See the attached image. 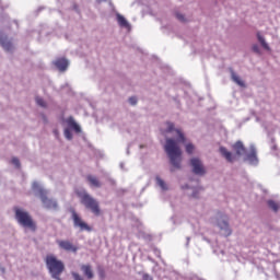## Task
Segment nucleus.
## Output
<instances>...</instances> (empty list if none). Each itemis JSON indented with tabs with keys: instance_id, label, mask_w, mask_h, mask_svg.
<instances>
[{
	"instance_id": "17",
	"label": "nucleus",
	"mask_w": 280,
	"mask_h": 280,
	"mask_svg": "<svg viewBox=\"0 0 280 280\" xmlns=\"http://www.w3.org/2000/svg\"><path fill=\"white\" fill-rule=\"evenodd\" d=\"M257 39L260 43L261 47H264L267 51H270V46H268V43H266V39L264 36H261L260 33H257Z\"/></svg>"
},
{
	"instance_id": "31",
	"label": "nucleus",
	"mask_w": 280,
	"mask_h": 280,
	"mask_svg": "<svg viewBox=\"0 0 280 280\" xmlns=\"http://www.w3.org/2000/svg\"><path fill=\"white\" fill-rule=\"evenodd\" d=\"M33 189H38V183H33Z\"/></svg>"
},
{
	"instance_id": "27",
	"label": "nucleus",
	"mask_w": 280,
	"mask_h": 280,
	"mask_svg": "<svg viewBox=\"0 0 280 280\" xmlns=\"http://www.w3.org/2000/svg\"><path fill=\"white\" fill-rule=\"evenodd\" d=\"M129 104H131V106L137 105V97L131 96V97L129 98Z\"/></svg>"
},
{
	"instance_id": "30",
	"label": "nucleus",
	"mask_w": 280,
	"mask_h": 280,
	"mask_svg": "<svg viewBox=\"0 0 280 280\" xmlns=\"http://www.w3.org/2000/svg\"><path fill=\"white\" fill-rule=\"evenodd\" d=\"M253 51H255V54H259V46L258 45H254L253 46Z\"/></svg>"
},
{
	"instance_id": "29",
	"label": "nucleus",
	"mask_w": 280,
	"mask_h": 280,
	"mask_svg": "<svg viewBox=\"0 0 280 280\" xmlns=\"http://www.w3.org/2000/svg\"><path fill=\"white\" fill-rule=\"evenodd\" d=\"M176 19H178V21L185 22V15L177 13L176 14Z\"/></svg>"
},
{
	"instance_id": "26",
	"label": "nucleus",
	"mask_w": 280,
	"mask_h": 280,
	"mask_svg": "<svg viewBox=\"0 0 280 280\" xmlns=\"http://www.w3.org/2000/svg\"><path fill=\"white\" fill-rule=\"evenodd\" d=\"M11 163L13 164V165H15V167H21V162L18 160V158H13L12 160H11Z\"/></svg>"
},
{
	"instance_id": "24",
	"label": "nucleus",
	"mask_w": 280,
	"mask_h": 280,
	"mask_svg": "<svg viewBox=\"0 0 280 280\" xmlns=\"http://www.w3.org/2000/svg\"><path fill=\"white\" fill-rule=\"evenodd\" d=\"M70 126L73 128V130H75V132H80L81 129L75 121H71Z\"/></svg>"
},
{
	"instance_id": "19",
	"label": "nucleus",
	"mask_w": 280,
	"mask_h": 280,
	"mask_svg": "<svg viewBox=\"0 0 280 280\" xmlns=\"http://www.w3.org/2000/svg\"><path fill=\"white\" fill-rule=\"evenodd\" d=\"M267 205L269 208L272 209V211H275V213H277V211H279V203H277L275 200H268Z\"/></svg>"
},
{
	"instance_id": "22",
	"label": "nucleus",
	"mask_w": 280,
	"mask_h": 280,
	"mask_svg": "<svg viewBox=\"0 0 280 280\" xmlns=\"http://www.w3.org/2000/svg\"><path fill=\"white\" fill-rule=\"evenodd\" d=\"M194 150H196V147L194 145V143H187L186 144L187 154H194Z\"/></svg>"
},
{
	"instance_id": "1",
	"label": "nucleus",
	"mask_w": 280,
	"mask_h": 280,
	"mask_svg": "<svg viewBox=\"0 0 280 280\" xmlns=\"http://www.w3.org/2000/svg\"><path fill=\"white\" fill-rule=\"evenodd\" d=\"M175 132L177 133V140L172 138L166 139V143L164 145V150L170 159V163L172 165L171 172H176V170H180L183 163V150L178 143H185V135L180 129L174 128V122H166V130L165 132Z\"/></svg>"
},
{
	"instance_id": "8",
	"label": "nucleus",
	"mask_w": 280,
	"mask_h": 280,
	"mask_svg": "<svg viewBox=\"0 0 280 280\" xmlns=\"http://www.w3.org/2000/svg\"><path fill=\"white\" fill-rule=\"evenodd\" d=\"M190 165L192 167L194 174H196L197 176H205L206 174L205 165H202V161H200V159L192 158L190 160Z\"/></svg>"
},
{
	"instance_id": "15",
	"label": "nucleus",
	"mask_w": 280,
	"mask_h": 280,
	"mask_svg": "<svg viewBox=\"0 0 280 280\" xmlns=\"http://www.w3.org/2000/svg\"><path fill=\"white\" fill-rule=\"evenodd\" d=\"M81 270L84 277H86V279H93L94 275H93V268H91V265H82Z\"/></svg>"
},
{
	"instance_id": "23",
	"label": "nucleus",
	"mask_w": 280,
	"mask_h": 280,
	"mask_svg": "<svg viewBox=\"0 0 280 280\" xmlns=\"http://www.w3.org/2000/svg\"><path fill=\"white\" fill-rule=\"evenodd\" d=\"M36 104H38V106H42L43 108L47 106V103H45V100L40 97H36Z\"/></svg>"
},
{
	"instance_id": "4",
	"label": "nucleus",
	"mask_w": 280,
	"mask_h": 280,
	"mask_svg": "<svg viewBox=\"0 0 280 280\" xmlns=\"http://www.w3.org/2000/svg\"><path fill=\"white\" fill-rule=\"evenodd\" d=\"M15 211V220L18 223L23 226L24 229H28L33 233L36 232V222L30 214V212L21 209V208H14Z\"/></svg>"
},
{
	"instance_id": "33",
	"label": "nucleus",
	"mask_w": 280,
	"mask_h": 280,
	"mask_svg": "<svg viewBox=\"0 0 280 280\" xmlns=\"http://www.w3.org/2000/svg\"><path fill=\"white\" fill-rule=\"evenodd\" d=\"M103 1H106V0H97L98 3H102Z\"/></svg>"
},
{
	"instance_id": "5",
	"label": "nucleus",
	"mask_w": 280,
	"mask_h": 280,
	"mask_svg": "<svg viewBox=\"0 0 280 280\" xmlns=\"http://www.w3.org/2000/svg\"><path fill=\"white\" fill-rule=\"evenodd\" d=\"M72 220H73V225L75 229H80V231H88L91 233L93 231V228H91L84 220H82V217L75 212V210H72Z\"/></svg>"
},
{
	"instance_id": "32",
	"label": "nucleus",
	"mask_w": 280,
	"mask_h": 280,
	"mask_svg": "<svg viewBox=\"0 0 280 280\" xmlns=\"http://www.w3.org/2000/svg\"><path fill=\"white\" fill-rule=\"evenodd\" d=\"M100 277H101V279H104V271L100 272Z\"/></svg>"
},
{
	"instance_id": "18",
	"label": "nucleus",
	"mask_w": 280,
	"mask_h": 280,
	"mask_svg": "<svg viewBox=\"0 0 280 280\" xmlns=\"http://www.w3.org/2000/svg\"><path fill=\"white\" fill-rule=\"evenodd\" d=\"M247 161L250 163H257V151L255 149H252L247 154Z\"/></svg>"
},
{
	"instance_id": "7",
	"label": "nucleus",
	"mask_w": 280,
	"mask_h": 280,
	"mask_svg": "<svg viewBox=\"0 0 280 280\" xmlns=\"http://www.w3.org/2000/svg\"><path fill=\"white\" fill-rule=\"evenodd\" d=\"M40 200L46 209H58V202L47 197V191L39 189Z\"/></svg>"
},
{
	"instance_id": "21",
	"label": "nucleus",
	"mask_w": 280,
	"mask_h": 280,
	"mask_svg": "<svg viewBox=\"0 0 280 280\" xmlns=\"http://www.w3.org/2000/svg\"><path fill=\"white\" fill-rule=\"evenodd\" d=\"M156 184H158L159 187H161V189H163L164 191L167 190V184H165V182H164L161 177H156Z\"/></svg>"
},
{
	"instance_id": "16",
	"label": "nucleus",
	"mask_w": 280,
	"mask_h": 280,
	"mask_svg": "<svg viewBox=\"0 0 280 280\" xmlns=\"http://www.w3.org/2000/svg\"><path fill=\"white\" fill-rule=\"evenodd\" d=\"M220 153L229 163H233V153H231V151L226 150L224 147H221Z\"/></svg>"
},
{
	"instance_id": "34",
	"label": "nucleus",
	"mask_w": 280,
	"mask_h": 280,
	"mask_svg": "<svg viewBox=\"0 0 280 280\" xmlns=\"http://www.w3.org/2000/svg\"><path fill=\"white\" fill-rule=\"evenodd\" d=\"M192 198H197L196 192H195V194H192Z\"/></svg>"
},
{
	"instance_id": "6",
	"label": "nucleus",
	"mask_w": 280,
	"mask_h": 280,
	"mask_svg": "<svg viewBox=\"0 0 280 280\" xmlns=\"http://www.w3.org/2000/svg\"><path fill=\"white\" fill-rule=\"evenodd\" d=\"M217 224L221 231H223V235L225 237H229L231 235L232 231L231 228L229 226V218L224 214H219Z\"/></svg>"
},
{
	"instance_id": "13",
	"label": "nucleus",
	"mask_w": 280,
	"mask_h": 280,
	"mask_svg": "<svg viewBox=\"0 0 280 280\" xmlns=\"http://www.w3.org/2000/svg\"><path fill=\"white\" fill-rule=\"evenodd\" d=\"M116 20L119 25V27H125V30H130V23H128V20L124 18L121 14H116Z\"/></svg>"
},
{
	"instance_id": "28",
	"label": "nucleus",
	"mask_w": 280,
	"mask_h": 280,
	"mask_svg": "<svg viewBox=\"0 0 280 280\" xmlns=\"http://www.w3.org/2000/svg\"><path fill=\"white\" fill-rule=\"evenodd\" d=\"M72 277H73L74 280H84V279L81 278L80 275L77 273V272H72Z\"/></svg>"
},
{
	"instance_id": "3",
	"label": "nucleus",
	"mask_w": 280,
	"mask_h": 280,
	"mask_svg": "<svg viewBox=\"0 0 280 280\" xmlns=\"http://www.w3.org/2000/svg\"><path fill=\"white\" fill-rule=\"evenodd\" d=\"M46 268L52 279L62 280L60 275L65 272V262L52 254H48L45 258Z\"/></svg>"
},
{
	"instance_id": "11",
	"label": "nucleus",
	"mask_w": 280,
	"mask_h": 280,
	"mask_svg": "<svg viewBox=\"0 0 280 280\" xmlns=\"http://www.w3.org/2000/svg\"><path fill=\"white\" fill-rule=\"evenodd\" d=\"M0 45L5 51H12V49H14L12 42L8 40V37H4L3 34H0Z\"/></svg>"
},
{
	"instance_id": "20",
	"label": "nucleus",
	"mask_w": 280,
	"mask_h": 280,
	"mask_svg": "<svg viewBox=\"0 0 280 280\" xmlns=\"http://www.w3.org/2000/svg\"><path fill=\"white\" fill-rule=\"evenodd\" d=\"M232 80L233 82L237 83L238 86H244V81H242V79H240V77L236 75L235 72H232Z\"/></svg>"
},
{
	"instance_id": "14",
	"label": "nucleus",
	"mask_w": 280,
	"mask_h": 280,
	"mask_svg": "<svg viewBox=\"0 0 280 280\" xmlns=\"http://www.w3.org/2000/svg\"><path fill=\"white\" fill-rule=\"evenodd\" d=\"M233 150H235L237 156H242V154H246V148H244V143H242V141H237L233 145Z\"/></svg>"
},
{
	"instance_id": "25",
	"label": "nucleus",
	"mask_w": 280,
	"mask_h": 280,
	"mask_svg": "<svg viewBox=\"0 0 280 280\" xmlns=\"http://www.w3.org/2000/svg\"><path fill=\"white\" fill-rule=\"evenodd\" d=\"M65 137H66V139H69V140L73 139V135L71 133V130L66 129Z\"/></svg>"
},
{
	"instance_id": "10",
	"label": "nucleus",
	"mask_w": 280,
	"mask_h": 280,
	"mask_svg": "<svg viewBox=\"0 0 280 280\" xmlns=\"http://www.w3.org/2000/svg\"><path fill=\"white\" fill-rule=\"evenodd\" d=\"M54 65L59 71H67L69 68V60L65 58H58L54 61Z\"/></svg>"
},
{
	"instance_id": "12",
	"label": "nucleus",
	"mask_w": 280,
	"mask_h": 280,
	"mask_svg": "<svg viewBox=\"0 0 280 280\" xmlns=\"http://www.w3.org/2000/svg\"><path fill=\"white\" fill-rule=\"evenodd\" d=\"M86 180H88L90 187H95V188L102 187V182H100V178H97L93 175H88Z\"/></svg>"
},
{
	"instance_id": "9",
	"label": "nucleus",
	"mask_w": 280,
	"mask_h": 280,
	"mask_svg": "<svg viewBox=\"0 0 280 280\" xmlns=\"http://www.w3.org/2000/svg\"><path fill=\"white\" fill-rule=\"evenodd\" d=\"M57 244L61 250H66L67 253H78V246L73 245L70 241L59 240Z\"/></svg>"
},
{
	"instance_id": "2",
	"label": "nucleus",
	"mask_w": 280,
	"mask_h": 280,
	"mask_svg": "<svg viewBox=\"0 0 280 280\" xmlns=\"http://www.w3.org/2000/svg\"><path fill=\"white\" fill-rule=\"evenodd\" d=\"M75 195L80 198L81 205H83L88 211H91L93 215H102V208H100V201H97V199L93 198V196L85 190H77Z\"/></svg>"
}]
</instances>
